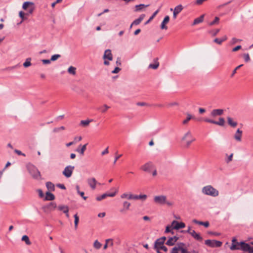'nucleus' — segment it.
Listing matches in <instances>:
<instances>
[{"label": "nucleus", "instance_id": "338daca9", "mask_svg": "<svg viewBox=\"0 0 253 253\" xmlns=\"http://www.w3.org/2000/svg\"><path fill=\"white\" fill-rule=\"evenodd\" d=\"M129 194H127V193H124V194H122V195H121V198L122 199H125V198H126V199H128V196H129Z\"/></svg>", "mask_w": 253, "mask_h": 253}, {"label": "nucleus", "instance_id": "58836bf2", "mask_svg": "<svg viewBox=\"0 0 253 253\" xmlns=\"http://www.w3.org/2000/svg\"><path fill=\"white\" fill-rule=\"evenodd\" d=\"M74 216L75 218V229H77L79 222V217L78 216L77 214H75Z\"/></svg>", "mask_w": 253, "mask_h": 253}, {"label": "nucleus", "instance_id": "de8ad7c7", "mask_svg": "<svg viewBox=\"0 0 253 253\" xmlns=\"http://www.w3.org/2000/svg\"><path fill=\"white\" fill-rule=\"evenodd\" d=\"M19 14L20 17L22 19V21H23L27 19V17H26L25 16V15H26V13H25L23 11H20Z\"/></svg>", "mask_w": 253, "mask_h": 253}, {"label": "nucleus", "instance_id": "69168bd1", "mask_svg": "<svg viewBox=\"0 0 253 253\" xmlns=\"http://www.w3.org/2000/svg\"><path fill=\"white\" fill-rule=\"evenodd\" d=\"M233 156V154H231L230 155L228 156V159L226 160L227 163H229L230 162L232 161Z\"/></svg>", "mask_w": 253, "mask_h": 253}, {"label": "nucleus", "instance_id": "2f4dec72", "mask_svg": "<svg viewBox=\"0 0 253 253\" xmlns=\"http://www.w3.org/2000/svg\"><path fill=\"white\" fill-rule=\"evenodd\" d=\"M204 15H202L199 17L195 19L192 25H195L202 22L204 20Z\"/></svg>", "mask_w": 253, "mask_h": 253}, {"label": "nucleus", "instance_id": "412c9836", "mask_svg": "<svg viewBox=\"0 0 253 253\" xmlns=\"http://www.w3.org/2000/svg\"><path fill=\"white\" fill-rule=\"evenodd\" d=\"M145 14H141L138 18L135 19L130 25V28H131L133 25H139L145 17Z\"/></svg>", "mask_w": 253, "mask_h": 253}, {"label": "nucleus", "instance_id": "ddd939ff", "mask_svg": "<svg viewBox=\"0 0 253 253\" xmlns=\"http://www.w3.org/2000/svg\"><path fill=\"white\" fill-rule=\"evenodd\" d=\"M166 240V238L165 237H162L157 239L155 242L154 249H160V247H162L163 245H164Z\"/></svg>", "mask_w": 253, "mask_h": 253}, {"label": "nucleus", "instance_id": "393cba45", "mask_svg": "<svg viewBox=\"0 0 253 253\" xmlns=\"http://www.w3.org/2000/svg\"><path fill=\"white\" fill-rule=\"evenodd\" d=\"M190 235H191L195 240L198 241H202L203 240V238L201 237L200 234L197 233L195 230H192V232H191V233Z\"/></svg>", "mask_w": 253, "mask_h": 253}, {"label": "nucleus", "instance_id": "13d9d810", "mask_svg": "<svg viewBox=\"0 0 253 253\" xmlns=\"http://www.w3.org/2000/svg\"><path fill=\"white\" fill-rule=\"evenodd\" d=\"M121 68H120L119 67H116L114 70H113L112 71V73L113 74H117L118 73H119L120 71H121Z\"/></svg>", "mask_w": 253, "mask_h": 253}, {"label": "nucleus", "instance_id": "c85d7f7f", "mask_svg": "<svg viewBox=\"0 0 253 253\" xmlns=\"http://www.w3.org/2000/svg\"><path fill=\"white\" fill-rule=\"evenodd\" d=\"M193 222L194 223L199 224V225H203L205 227H208L210 225L209 222L208 221L203 222V221H198L195 219L193 220Z\"/></svg>", "mask_w": 253, "mask_h": 253}, {"label": "nucleus", "instance_id": "aec40b11", "mask_svg": "<svg viewBox=\"0 0 253 253\" xmlns=\"http://www.w3.org/2000/svg\"><path fill=\"white\" fill-rule=\"evenodd\" d=\"M242 133H243V131L241 130H240L239 128H238L236 132H235V133L234 135V139L237 141H239V142L241 141Z\"/></svg>", "mask_w": 253, "mask_h": 253}, {"label": "nucleus", "instance_id": "a878e982", "mask_svg": "<svg viewBox=\"0 0 253 253\" xmlns=\"http://www.w3.org/2000/svg\"><path fill=\"white\" fill-rule=\"evenodd\" d=\"M169 21V16H166L161 25V28L162 29L167 30L168 29V27L166 26V24H167Z\"/></svg>", "mask_w": 253, "mask_h": 253}, {"label": "nucleus", "instance_id": "7c9ffc66", "mask_svg": "<svg viewBox=\"0 0 253 253\" xmlns=\"http://www.w3.org/2000/svg\"><path fill=\"white\" fill-rule=\"evenodd\" d=\"M46 187L49 191H54L55 190L54 185L51 182H47L46 183Z\"/></svg>", "mask_w": 253, "mask_h": 253}, {"label": "nucleus", "instance_id": "09e8293b", "mask_svg": "<svg viewBox=\"0 0 253 253\" xmlns=\"http://www.w3.org/2000/svg\"><path fill=\"white\" fill-rule=\"evenodd\" d=\"M60 57L61 55L60 54H54L51 56L50 60L52 61H55Z\"/></svg>", "mask_w": 253, "mask_h": 253}, {"label": "nucleus", "instance_id": "39448f33", "mask_svg": "<svg viewBox=\"0 0 253 253\" xmlns=\"http://www.w3.org/2000/svg\"><path fill=\"white\" fill-rule=\"evenodd\" d=\"M22 8L23 9L28 11L26 14L29 15L32 14L35 9L34 3L29 1L25 2L23 4Z\"/></svg>", "mask_w": 253, "mask_h": 253}, {"label": "nucleus", "instance_id": "bf43d9fd", "mask_svg": "<svg viewBox=\"0 0 253 253\" xmlns=\"http://www.w3.org/2000/svg\"><path fill=\"white\" fill-rule=\"evenodd\" d=\"M14 152L15 153H16L17 155H22V156H25V154L23 153L20 150H17V149H15L14 150Z\"/></svg>", "mask_w": 253, "mask_h": 253}, {"label": "nucleus", "instance_id": "473e14b6", "mask_svg": "<svg viewBox=\"0 0 253 253\" xmlns=\"http://www.w3.org/2000/svg\"><path fill=\"white\" fill-rule=\"evenodd\" d=\"M57 209L59 211H62L64 213L69 212V208L67 206L59 205Z\"/></svg>", "mask_w": 253, "mask_h": 253}, {"label": "nucleus", "instance_id": "3c124183", "mask_svg": "<svg viewBox=\"0 0 253 253\" xmlns=\"http://www.w3.org/2000/svg\"><path fill=\"white\" fill-rule=\"evenodd\" d=\"M243 56L245 62H248L250 61V57L248 53H245L243 55Z\"/></svg>", "mask_w": 253, "mask_h": 253}, {"label": "nucleus", "instance_id": "0e129e2a", "mask_svg": "<svg viewBox=\"0 0 253 253\" xmlns=\"http://www.w3.org/2000/svg\"><path fill=\"white\" fill-rule=\"evenodd\" d=\"M106 243L111 246H113V242L112 239H109L106 240Z\"/></svg>", "mask_w": 253, "mask_h": 253}, {"label": "nucleus", "instance_id": "f3484780", "mask_svg": "<svg viewBox=\"0 0 253 253\" xmlns=\"http://www.w3.org/2000/svg\"><path fill=\"white\" fill-rule=\"evenodd\" d=\"M153 167L152 163L148 162L142 166L140 169L144 171L150 172Z\"/></svg>", "mask_w": 253, "mask_h": 253}, {"label": "nucleus", "instance_id": "052dcab7", "mask_svg": "<svg viewBox=\"0 0 253 253\" xmlns=\"http://www.w3.org/2000/svg\"><path fill=\"white\" fill-rule=\"evenodd\" d=\"M37 192H38L39 196H40V198L43 197L44 194H43L42 191L41 189H38L37 190Z\"/></svg>", "mask_w": 253, "mask_h": 253}, {"label": "nucleus", "instance_id": "774afa93", "mask_svg": "<svg viewBox=\"0 0 253 253\" xmlns=\"http://www.w3.org/2000/svg\"><path fill=\"white\" fill-rule=\"evenodd\" d=\"M241 48H242V46L241 45H238L232 49V51L233 52L237 51L238 50L241 49Z\"/></svg>", "mask_w": 253, "mask_h": 253}, {"label": "nucleus", "instance_id": "dca6fc26", "mask_svg": "<svg viewBox=\"0 0 253 253\" xmlns=\"http://www.w3.org/2000/svg\"><path fill=\"white\" fill-rule=\"evenodd\" d=\"M117 193V190H116V191L114 193H109V194L104 193V194H102V195H101L100 196L97 197H96V200L98 201H101V200H102L103 199H104L107 197H114L116 195Z\"/></svg>", "mask_w": 253, "mask_h": 253}, {"label": "nucleus", "instance_id": "9b49d317", "mask_svg": "<svg viewBox=\"0 0 253 253\" xmlns=\"http://www.w3.org/2000/svg\"><path fill=\"white\" fill-rule=\"evenodd\" d=\"M74 169V166H68L66 167L63 171V175L68 178L71 177Z\"/></svg>", "mask_w": 253, "mask_h": 253}, {"label": "nucleus", "instance_id": "680f3d73", "mask_svg": "<svg viewBox=\"0 0 253 253\" xmlns=\"http://www.w3.org/2000/svg\"><path fill=\"white\" fill-rule=\"evenodd\" d=\"M82 139V136H76L74 138V142H75V143L77 142H79V141H80Z\"/></svg>", "mask_w": 253, "mask_h": 253}, {"label": "nucleus", "instance_id": "a19ab883", "mask_svg": "<svg viewBox=\"0 0 253 253\" xmlns=\"http://www.w3.org/2000/svg\"><path fill=\"white\" fill-rule=\"evenodd\" d=\"M31 58H28L26 59L25 62L23 63V66L24 67L27 68L31 66Z\"/></svg>", "mask_w": 253, "mask_h": 253}, {"label": "nucleus", "instance_id": "f257e3e1", "mask_svg": "<svg viewBox=\"0 0 253 253\" xmlns=\"http://www.w3.org/2000/svg\"><path fill=\"white\" fill-rule=\"evenodd\" d=\"M202 192L205 195L213 197H217L219 195L218 191L211 185L204 186L202 189Z\"/></svg>", "mask_w": 253, "mask_h": 253}, {"label": "nucleus", "instance_id": "f03ea898", "mask_svg": "<svg viewBox=\"0 0 253 253\" xmlns=\"http://www.w3.org/2000/svg\"><path fill=\"white\" fill-rule=\"evenodd\" d=\"M185 244L183 243H178L171 251L170 253H191L186 248H184Z\"/></svg>", "mask_w": 253, "mask_h": 253}, {"label": "nucleus", "instance_id": "9d476101", "mask_svg": "<svg viewBox=\"0 0 253 253\" xmlns=\"http://www.w3.org/2000/svg\"><path fill=\"white\" fill-rule=\"evenodd\" d=\"M239 250L248 252L249 253H253V247H251L249 244H247L244 242H241Z\"/></svg>", "mask_w": 253, "mask_h": 253}, {"label": "nucleus", "instance_id": "4468645a", "mask_svg": "<svg viewBox=\"0 0 253 253\" xmlns=\"http://www.w3.org/2000/svg\"><path fill=\"white\" fill-rule=\"evenodd\" d=\"M232 244L230 249L231 250H240V247H241V242H238L236 238H233L232 240Z\"/></svg>", "mask_w": 253, "mask_h": 253}, {"label": "nucleus", "instance_id": "c03bdc74", "mask_svg": "<svg viewBox=\"0 0 253 253\" xmlns=\"http://www.w3.org/2000/svg\"><path fill=\"white\" fill-rule=\"evenodd\" d=\"M130 206V203L127 201H125L123 203V207L124 209L128 210Z\"/></svg>", "mask_w": 253, "mask_h": 253}, {"label": "nucleus", "instance_id": "cd10ccee", "mask_svg": "<svg viewBox=\"0 0 253 253\" xmlns=\"http://www.w3.org/2000/svg\"><path fill=\"white\" fill-rule=\"evenodd\" d=\"M228 124L232 127H235L237 126V122L234 121L233 119L230 117L227 118Z\"/></svg>", "mask_w": 253, "mask_h": 253}, {"label": "nucleus", "instance_id": "49530a36", "mask_svg": "<svg viewBox=\"0 0 253 253\" xmlns=\"http://www.w3.org/2000/svg\"><path fill=\"white\" fill-rule=\"evenodd\" d=\"M243 66V64H241L238 66L233 71L231 75V77L232 78L234 77V75L236 73L237 70L240 69L241 67Z\"/></svg>", "mask_w": 253, "mask_h": 253}, {"label": "nucleus", "instance_id": "4be33fe9", "mask_svg": "<svg viewBox=\"0 0 253 253\" xmlns=\"http://www.w3.org/2000/svg\"><path fill=\"white\" fill-rule=\"evenodd\" d=\"M87 183L92 189H94L97 182L94 178H90L87 179Z\"/></svg>", "mask_w": 253, "mask_h": 253}, {"label": "nucleus", "instance_id": "b1692460", "mask_svg": "<svg viewBox=\"0 0 253 253\" xmlns=\"http://www.w3.org/2000/svg\"><path fill=\"white\" fill-rule=\"evenodd\" d=\"M183 9V7L181 5H178L176 6L173 11V17L174 18H176L177 15L180 13Z\"/></svg>", "mask_w": 253, "mask_h": 253}, {"label": "nucleus", "instance_id": "4d7b16f0", "mask_svg": "<svg viewBox=\"0 0 253 253\" xmlns=\"http://www.w3.org/2000/svg\"><path fill=\"white\" fill-rule=\"evenodd\" d=\"M213 41H214V42H215V43H216L218 44H221L223 42L222 41H221V39H218V38H215Z\"/></svg>", "mask_w": 253, "mask_h": 253}, {"label": "nucleus", "instance_id": "79ce46f5", "mask_svg": "<svg viewBox=\"0 0 253 253\" xmlns=\"http://www.w3.org/2000/svg\"><path fill=\"white\" fill-rule=\"evenodd\" d=\"M173 229H172L171 225L170 226H167L166 227L165 233H171L172 234H174V232L173 231Z\"/></svg>", "mask_w": 253, "mask_h": 253}, {"label": "nucleus", "instance_id": "4c0bfd02", "mask_svg": "<svg viewBox=\"0 0 253 253\" xmlns=\"http://www.w3.org/2000/svg\"><path fill=\"white\" fill-rule=\"evenodd\" d=\"M76 68L73 66H70L68 69V72L69 74L75 75L76 73Z\"/></svg>", "mask_w": 253, "mask_h": 253}, {"label": "nucleus", "instance_id": "603ef678", "mask_svg": "<svg viewBox=\"0 0 253 253\" xmlns=\"http://www.w3.org/2000/svg\"><path fill=\"white\" fill-rule=\"evenodd\" d=\"M179 104L178 102H170V103H169L167 104V107H172V106H178Z\"/></svg>", "mask_w": 253, "mask_h": 253}, {"label": "nucleus", "instance_id": "2eb2a0df", "mask_svg": "<svg viewBox=\"0 0 253 253\" xmlns=\"http://www.w3.org/2000/svg\"><path fill=\"white\" fill-rule=\"evenodd\" d=\"M147 198L146 195H134L131 194L129 195L128 199V200H138L141 199L143 200H145Z\"/></svg>", "mask_w": 253, "mask_h": 253}, {"label": "nucleus", "instance_id": "864d4df0", "mask_svg": "<svg viewBox=\"0 0 253 253\" xmlns=\"http://www.w3.org/2000/svg\"><path fill=\"white\" fill-rule=\"evenodd\" d=\"M65 128V127L63 126H62L59 127H55L53 129V132H56L60 131V130H64Z\"/></svg>", "mask_w": 253, "mask_h": 253}, {"label": "nucleus", "instance_id": "e2e57ef3", "mask_svg": "<svg viewBox=\"0 0 253 253\" xmlns=\"http://www.w3.org/2000/svg\"><path fill=\"white\" fill-rule=\"evenodd\" d=\"M42 61L44 64H49L51 63V60L49 59H42Z\"/></svg>", "mask_w": 253, "mask_h": 253}, {"label": "nucleus", "instance_id": "5701e85b", "mask_svg": "<svg viewBox=\"0 0 253 253\" xmlns=\"http://www.w3.org/2000/svg\"><path fill=\"white\" fill-rule=\"evenodd\" d=\"M87 145V143L84 145L83 146H82L81 145H80L79 146V147L78 148H77L76 151L77 152H79L81 155H84V153L86 149Z\"/></svg>", "mask_w": 253, "mask_h": 253}, {"label": "nucleus", "instance_id": "6e6552de", "mask_svg": "<svg viewBox=\"0 0 253 253\" xmlns=\"http://www.w3.org/2000/svg\"><path fill=\"white\" fill-rule=\"evenodd\" d=\"M203 120L205 122L217 125L220 126H224L225 125V120L223 118H219L218 121H215L209 118H205Z\"/></svg>", "mask_w": 253, "mask_h": 253}, {"label": "nucleus", "instance_id": "a211bd4d", "mask_svg": "<svg viewBox=\"0 0 253 253\" xmlns=\"http://www.w3.org/2000/svg\"><path fill=\"white\" fill-rule=\"evenodd\" d=\"M57 207L56 204L54 202H51L48 205L44 206L43 208L44 211H51L54 210Z\"/></svg>", "mask_w": 253, "mask_h": 253}, {"label": "nucleus", "instance_id": "37998d69", "mask_svg": "<svg viewBox=\"0 0 253 253\" xmlns=\"http://www.w3.org/2000/svg\"><path fill=\"white\" fill-rule=\"evenodd\" d=\"M101 244L99 243L97 240L94 241L93 243V247L96 249H99L101 247Z\"/></svg>", "mask_w": 253, "mask_h": 253}, {"label": "nucleus", "instance_id": "e433bc0d", "mask_svg": "<svg viewBox=\"0 0 253 253\" xmlns=\"http://www.w3.org/2000/svg\"><path fill=\"white\" fill-rule=\"evenodd\" d=\"M166 244L168 246H171L174 245L175 244V242L172 237H170L169 238Z\"/></svg>", "mask_w": 253, "mask_h": 253}, {"label": "nucleus", "instance_id": "5fc2aeb1", "mask_svg": "<svg viewBox=\"0 0 253 253\" xmlns=\"http://www.w3.org/2000/svg\"><path fill=\"white\" fill-rule=\"evenodd\" d=\"M219 19L218 17H215L214 20L210 23V25H213L218 22Z\"/></svg>", "mask_w": 253, "mask_h": 253}, {"label": "nucleus", "instance_id": "c9c22d12", "mask_svg": "<svg viewBox=\"0 0 253 253\" xmlns=\"http://www.w3.org/2000/svg\"><path fill=\"white\" fill-rule=\"evenodd\" d=\"M109 108L110 107L109 106L105 104L103 106L99 107L98 109L100 110L102 113H105Z\"/></svg>", "mask_w": 253, "mask_h": 253}, {"label": "nucleus", "instance_id": "a18cd8bd", "mask_svg": "<svg viewBox=\"0 0 253 253\" xmlns=\"http://www.w3.org/2000/svg\"><path fill=\"white\" fill-rule=\"evenodd\" d=\"M148 5H145L143 4H140L139 5H136L135 6V11H139L142 8L147 6Z\"/></svg>", "mask_w": 253, "mask_h": 253}, {"label": "nucleus", "instance_id": "7ed1b4c3", "mask_svg": "<svg viewBox=\"0 0 253 253\" xmlns=\"http://www.w3.org/2000/svg\"><path fill=\"white\" fill-rule=\"evenodd\" d=\"M27 169L33 178L36 179H41V173L35 166L33 165H29L27 166Z\"/></svg>", "mask_w": 253, "mask_h": 253}, {"label": "nucleus", "instance_id": "ea45409f", "mask_svg": "<svg viewBox=\"0 0 253 253\" xmlns=\"http://www.w3.org/2000/svg\"><path fill=\"white\" fill-rule=\"evenodd\" d=\"M159 9L157 10L149 18V19L145 22V24H148L151 20H152L156 16L157 13L159 12Z\"/></svg>", "mask_w": 253, "mask_h": 253}, {"label": "nucleus", "instance_id": "bb28decb", "mask_svg": "<svg viewBox=\"0 0 253 253\" xmlns=\"http://www.w3.org/2000/svg\"><path fill=\"white\" fill-rule=\"evenodd\" d=\"M55 199L54 195L52 194L50 191L45 193V197L44 198L45 201H52Z\"/></svg>", "mask_w": 253, "mask_h": 253}, {"label": "nucleus", "instance_id": "423d86ee", "mask_svg": "<svg viewBox=\"0 0 253 253\" xmlns=\"http://www.w3.org/2000/svg\"><path fill=\"white\" fill-rule=\"evenodd\" d=\"M103 58L104 60V64L105 65H109V62L108 61H112L113 60V55L110 49H106L104 53Z\"/></svg>", "mask_w": 253, "mask_h": 253}, {"label": "nucleus", "instance_id": "72a5a7b5", "mask_svg": "<svg viewBox=\"0 0 253 253\" xmlns=\"http://www.w3.org/2000/svg\"><path fill=\"white\" fill-rule=\"evenodd\" d=\"M92 121V120H82L80 122V125L85 127L88 126L89 123Z\"/></svg>", "mask_w": 253, "mask_h": 253}, {"label": "nucleus", "instance_id": "6ab92c4d", "mask_svg": "<svg viewBox=\"0 0 253 253\" xmlns=\"http://www.w3.org/2000/svg\"><path fill=\"white\" fill-rule=\"evenodd\" d=\"M224 111L223 109H213L211 111V117H214L217 116H221L223 114Z\"/></svg>", "mask_w": 253, "mask_h": 253}, {"label": "nucleus", "instance_id": "0eeeda50", "mask_svg": "<svg viewBox=\"0 0 253 253\" xmlns=\"http://www.w3.org/2000/svg\"><path fill=\"white\" fill-rule=\"evenodd\" d=\"M205 244L211 248L220 247L222 245L221 241L214 240H207L205 241Z\"/></svg>", "mask_w": 253, "mask_h": 253}, {"label": "nucleus", "instance_id": "6e6d98bb", "mask_svg": "<svg viewBox=\"0 0 253 253\" xmlns=\"http://www.w3.org/2000/svg\"><path fill=\"white\" fill-rule=\"evenodd\" d=\"M191 232H192V230L191 229V227L190 226H188L187 230H182V231H181L182 233H188L189 234H190L191 233Z\"/></svg>", "mask_w": 253, "mask_h": 253}, {"label": "nucleus", "instance_id": "20e7f679", "mask_svg": "<svg viewBox=\"0 0 253 253\" xmlns=\"http://www.w3.org/2000/svg\"><path fill=\"white\" fill-rule=\"evenodd\" d=\"M154 202L155 204L163 205L167 204L168 206H171L172 203L171 202L167 201V198L166 196L159 195L156 196L154 197Z\"/></svg>", "mask_w": 253, "mask_h": 253}, {"label": "nucleus", "instance_id": "f8f14e48", "mask_svg": "<svg viewBox=\"0 0 253 253\" xmlns=\"http://www.w3.org/2000/svg\"><path fill=\"white\" fill-rule=\"evenodd\" d=\"M171 226L172 227V229L178 230L184 228L185 227V224L182 222H179L176 220H173L171 222Z\"/></svg>", "mask_w": 253, "mask_h": 253}, {"label": "nucleus", "instance_id": "1a4fd4ad", "mask_svg": "<svg viewBox=\"0 0 253 253\" xmlns=\"http://www.w3.org/2000/svg\"><path fill=\"white\" fill-rule=\"evenodd\" d=\"M182 140L185 141L187 147H188L192 142L195 141V139L193 138L190 131H188L185 133L182 138Z\"/></svg>", "mask_w": 253, "mask_h": 253}, {"label": "nucleus", "instance_id": "8fccbe9b", "mask_svg": "<svg viewBox=\"0 0 253 253\" xmlns=\"http://www.w3.org/2000/svg\"><path fill=\"white\" fill-rule=\"evenodd\" d=\"M192 119V116L190 114H187V118L183 121V124H186Z\"/></svg>", "mask_w": 253, "mask_h": 253}, {"label": "nucleus", "instance_id": "c756f323", "mask_svg": "<svg viewBox=\"0 0 253 253\" xmlns=\"http://www.w3.org/2000/svg\"><path fill=\"white\" fill-rule=\"evenodd\" d=\"M158 58H155L154 59V64H150L149 65V68L153 69H157L159 66V63L158 61Z\"/></svg>", "mask_w": 253, "mask_h": 253}, {"label": "nucleus", "instance_id": "f704fd0d", "mask_svg": "<svg viewBox=\"0 0 253 253\" xmlns=\"http://www.w3.org/2000/svg\"><path fill=\"white\" fill-rule=\"evenodd\" d=\"M21 240L22 241L25 242L27 245H30L31 244V242H30L28 236L27 235H24Z\"/></svg>", "mask_w": 253, "mask_h": 253}]
</instances>
